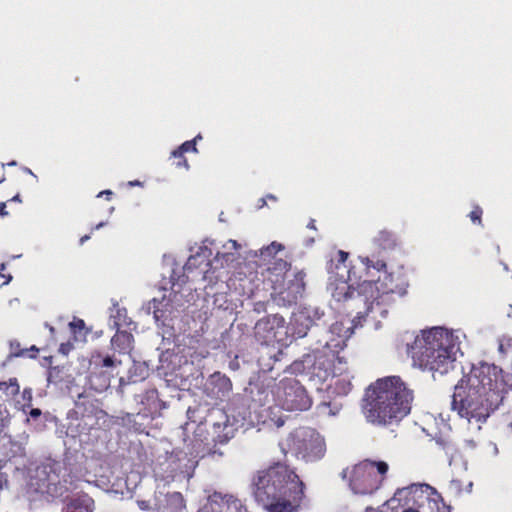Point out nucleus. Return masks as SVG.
Returning <instances> with one entry per match:
<instances>
[{
  "label": "nucleus",
  "instance_id": "obj_1",
  "mask_svg": "<svg viewBox=\"0 0 512 512\" xmlns=\"http://www.w3.org/2000/svg\"><path fill=\"white\" fill-rule=\"evenodd\" d=\"M243 420L244 418L231 417L221 408L209 409L204 421L199 419L194 438L190 444H187L188 452L176 450L158 456L154 467L156 477L166 482L190 479L198 464L197 458H202L206 455H223L222 452L208 447V438H202L203 426L211 428L212 441L214 443L226 444L243 425Z\"/></svg>",
  "mask_w": 512,
  "mask_h": 512
},
{
  "label": "nucleus",
  "instance_id": "obj_2",
  "mask_svg": "<svg viewBox=\"0 0 512 512\" xmlns=\"http://www.w3.org/2000/svg\"><path fill=\"white\" fill-rule=\"evenodd\" d=\"M509 389L512 373L504 374L495 364L481 362L455 386L451 408L469 423H483L502 404Z\"/></svg>",
  "mask_w": 512,
  "mask_h": 512
},
{
  "label": "nucleus",
  "instance_id": "obj_3",
  "mask_svg": "<svg viewBox=\"0 0 512 512\" xmlns=\"http://www.w3.org/2000/svg\"><path fill=\"white\" fill-rule=\"evenodd\" d=\"M375 274H379L377 280L367 278L358 284L347 308L354 310L363 306L366 316L373 321V328L378 330L381 319L388 315V307L394 302L395 295L404 296L409 284L402 269L387 272L384 268L381 272L373 271L372 275H366L373 278Z\"/></svg>",
  "mask_w": 512,
  "mask_h": 512
},
{
  "label": "nucleus",
  "instance_id": "obj_4",
  "mask_svg": "<svg viewBox=\"0 0 512 512\" xmlns=\"http://www.w3.org/2000/svg\"><path fill=\"white\" fill-rule=\"evenodd\" d=\"M413 399V391L399 376H388L367 388L362 411L369 423L385 426L406 417L411 411Z\"/></svg>",
  "mask_w": 512,
  "mask_h": 512
},
{
  "label": "nucleus",
  "instance_id": "obj_5",
  "mask_svg": "<svg viewBox=\"0 0 512 512\" xmlns=\"http://www.w3.org/2000/svg\"><path fill=\"white\" fill-rule=\"evenodd\" d=\"M461 337L464 335L460 330L432 327L417 335L413 343L407 345V351L414 366L444 375L454 368L457 356L462 355Z\"/></svg>",
  "mask_w": 512,
  "mask_h": 512
},
{
  "label": "nucleus",
  "instance_id": "obj_6",
  "mask_svg": "<svg viewBox=\"0 0 512 512\" xmlns=\"http://www.w3.org/2000/svg\"><path fill=\"white\" fill-rule=\"evenodd\" d=\"M254 495L268 512H297L304 484L288 466L277 463L258 473Z\"/></svg>",
  "mask_w": 512,
  "mask_h": 512
},
{
  "label": "nucleus",
  "instance_id": "obj_7",
  "mask_svg": "<svg viewBox=\"0 0 512 512\" xmlns=\"http://www.w3.org/2000/svg\"><path fill=\"white\" fill-rule=\"evenodd\" d=\"M187 281V273L178 275L173 269L170 274V290L162 287L164 294L161 299L153 298L142 306L147 314H153L163 341L176 342L187 330L188 317L185 314L186 300L181 291L182 285Z\"/></svg>",
  "mask_w": 512,
  "mask_h": 512
},
{
  "label": "nucleus",
  "instance_id": "obj_8",
  "mask_svg": "<svg viewBox=\"0 0 512 512\" xmlns=\"http://www.w3.org/2000/svg\"><path fill=\"white\" fill-rule=\"evenodd\" d=\"M240 248L241 244L230 239L217 251L213 260H210L211 249L207 246L199 247L198 251L188 258L183 266V271L187 273V279L203 280L208 284H213L219 278V275H216L217 270L234 267V263L240 255Z\"/></svg>",
  "mask_w": 512,
  "mask_h": 512
},
{
  "label": "nucleus",
  "instance_id": "obj_9",
  "mask_svg": "<svg viewBox=\"0 0 512 512\" xmlns=\"http://www.w3.org/2000/svg\"><path fill=\"white\" fill-rule=\"evenodd\" d=\"M207 355V350L197 352L193 351L191 347L181 348L177 345L173 349L167 348L161 352L156 369L159 375L163 376L167 382L174 385H182L184 381L193 375L195 365H198Z\"/></svg>",
  "mask_w": 512,
  "mask_h": 512
},
{
  "label": "nucleus",
  "instance_id": "obj_10",
  "mask_svg": "<svg viewBox=\"0 0 512 512\" xmlns=\"http://www.w3.org/2000/svg\"><path fill=\"white\" fill-rule=\"evenodd\" d=\"M285 334H287L285 319L279 314L268 315L256 322L254 336L263 345L258 359L259 366L263 371L273 370L274 363L280 361L283 356L282 349L280 346H275V343L283 342Z\"/></svg>",
  "mask_w": 512,
  "mask_h": 512
},
{
  "label": "nucleus",
  "instance_id": "obj_11",
  "mask_svg": "<svg viewBox=\"0 0 512 512\" xmlns=\"http://www.w3.org/2000/svg\"><path fill=\"white\" fill-rule=\"evenodd\" d=\"M337 351L326 348H315L295 360L287 369L291 374L305 375L310 381L322 384L327 381L337 366Z\"/></svg>",
  "mask_w": 512,
  "mask_h": 512
},
{
  "label": "nucleus",
  "instance_id": "obj_12",
  "mask_svg": "<svg viewBox=\"0 0 512 512\" xmlns=\"http://www.w3.org/2000/svg\"><path fill=\"white\" fill-rule=\"evenodd\" d=\"M281 449L285 454H291L305 462H315L322 459L326 453L324 437L315 429L300 427L289 434Z\"/></svg>",
  "mask_w": 512,
  "mask_h": 512
},
{
  "label": "nucleus",
  "instance_id": "obj_13",
  "mask_svg": "<svg viewBox=\"0 0 512 512\" xmlns=\"http://www.w3.org/2000/svg\"><path fill=\"white\" fill-rule=\"evenodd\" d=\"M79 411L69 413L68 424L66 425V437L78 442L80 447L93 444L100 437L101 424L104 421L105 413L94 407L85 409L78 416Z\"/></svg>",
  "mask_w": 512,
  "mask_h": 512
},
{
  "label": "nucleus",
  "instance_id": "obj_14",
  "mask_svg": "<svg viewBox=\"0 0 512 512\" xmlns=\"http://www.w3.org/2000/svg\"><path fill=\"white\" fill-rule=\"evenodd\" d=\"M333 300V309L339 312H343L347 316H352L355 313L352 319H349L347 321H336L330 326L328 332L330 337L328 340L325 341L326 348L333 349L339 352L346 346V342L353 334L354 328L362 326V321L371 322L372 324L373 321L366 316L365 308H363V306H360L359 308L352 310L351 308H347V305L345 304L344 301H336L335 299Z\"/></svg>",
  "mask_w": 512,
  "mask_h": 512
},
{
  "label": "nucleus",
  "instance_id": "obj_15",
  "mask_svg": "<svg viewBox=\"0 0 512 512\" xmlns=\"http://www.w3.org/2000/svg\"><path fill=\"white\" fill-rule=\"evenodd\" d=\"M122 360L115 354L110 355L103 351H94L89 358L87 384L95 392L106 391L111 384V379L119 373L118 368Z\"/></svg>",
  "mask_w": 512,
  "mask_h": 512
},
{
  "label": "nucleus",
  "instance_id": "obj_16",
  "mask_svg": "<svg viewBox=\"0 0 512 512\" xmlns=\"http://www.w3.org/2000/svg\"><path fill=\"white\" fill-rule=\"evenodd\" d=\"M274 403L287 411H304L312 400L304 386L295 378H283L274 387Z\"/></svg>",
  "mask_w": 512,
  "mask_h": 512
},
{
  "label": "nucleus",
  "instance_id": "obj_17",
  "mask_svg": "<svg viewBox=\"0 0 512 512\" xmlns=\"http://www.w3.org/2000/svg\"><path fill=\"white\" fill-rule=\"evenodd\" d=\"M354 494L368 495L375 492L382 484V478L374 471V463L369 460L360 462L342 472Z\"/></svg>",
  "mask_w": 512,
  "mask_h": 512
},
{
  "label": "nucleus",
  "instance_id": "obj_18",
  "mask_svg": "<svg viewBox=\"0 0 512 512\" xmlns=\"http://www.w3.org/2000/svg\"><path fill=\"white\" fill-rule=\"evenodd\" d=\"M396 245L397 238L394 233L385 229L378 231L371 239L370 254L360 255L358 257L361 267L365 273L372 275L373 271L381 272L386 268V261L383 258V254L387 251L393 250Z\"/></svg>",
  "mask_w": 512,
  "mask_h": 512
},
{
  "label": "nucleus",
  "instance_id": "obj_19",
  "mask_svg": "<svg viewBox=\"0 0 512 512\" xmlns=\"http://www.w3.org/2000/svg\"><path fill=\"white\" fill-rule=\"evenodd\" d=\"M439 499V494L430 485L418 483L397 489L389 503L398 501L404 505H414L423 510L428 508L434 512V509H439Z\"/></svg>",
  "mask_w": 512,
  "mask_h": 512
},
{
  "label": "nucleus",
  "instance_id": "obj_20",
  "mask_svg": "<svg viewBox=\"0 0 512 512\" xmlns=\"http://www.w3.org/2000/svg\"><path fill=\"white\" fill-rule=\"evenodd\" d=\"M135 400L140 407L135 414L127 415V421L133 424L135 431L144 432L150 421L160 414L165 404L159 400L158 392L154 388L137 394Z\"/></svg>",
  "mask_w": 512,
  "mask_h": 512
},
{
  "label": "nucleus",
  "instance_id": "obj_21",
  "mask_svg": "<svg viewBox=\"0 0 512 512\" xmlns=\"http://www.w3.org/2000/svg\"><path fill=\"white\" fill-rule=\"evenodd\" d=\"M338 263L335 265V287L332 289V298L336 301H344L348 306L349 299L352 298L356 291L355 285L358 286L360 276L356 275L355 267L349 268L346 265L348 253L342 250L338 251Z\"/></svg>",
  "mask_w": 512,
  "mask_h": 512
},
{
  "label": "nucleus",
  "instance_id": "obj_22",
  "mask_svg": "<svg viewBox=\"0 0 512 512\" xmlns=\"http://www.w3.org/2000/svg\"><path fill=\"white\" fill-rule=\"evenodd\" d=\"M305 290L304 273L297 272L283 289L274 294V301L279 306H291L303 296Z\"/></svg>",
  "mask_w": 512,
  "mask_h": 512
},
{
  "label": "nucleus",
  "instance_id": "obj_23",
  "mask_svg": "<svg viewBox=\"0 0 512 512\" xmlns=\"http://www.w3.org/2000/svg\"><path fill=\"white\" fill-rule=\"evenodd\" d=\"M204 392L211 399L224 401L232 392V382L226 375L214 372L206 380Z\"/></svg>",
  "mask_w": 512,
  "mask_h": 512
},
{
  "label": "nucleus",
  "instance_id": "obj_24",
  "mask_svg": "<svg viewBox=\"0 0 512 512\" xmlns=\"http://www.w3.org/2000/svg\"><path fill=\"white\" fill-rule=\"evenodd\" d=\"M332 382L329 389L332 394L337 396H346L352 390L353 376L347 371L346 362L341 357H337V366H334L332 372Z\"/></svg>",
  "mask_w": 512,
  "mask_h": 512
},
{
  "label": "nucleus",
  "instance_id": "obj_25",
  "mask_svg": "<svg viewBox=\"0 0 512 512\" xmlns=\"http://www.w3.org/2000/svg\"><path fill=\"white\" fill-rule=\"evenodd\" d=\"M233 494L215 491L207 498L205 505L198 512H226Z\"/></svg>",
  "mask_w": 512,
  "mask_h": 512
},
{
  "label": "nucleus",
  "instance_id": "obj_26",
  "mask_svg": "<svg viewBox=\"0 0 512 512\" xmlns=\"http://www.w3.org/2000/svg\"><path fill=\"white\" fill-rule=\"evenodd\" d=\"M307 317L308 316H305L300 309L297 312H294L286 331H290L294 338L305 337L309 329L312 327V324Z\"/></svg>",
  "mask_w": 512,
  "mask_h": 512
},
{
  "label": "nucleus",
  "instance_id": "obj_27",
  "mask_svg": "<svg viewBox=\"0 0 512 512\" xmlns=\"http://www.w3.org/2000/svg\"><path fill=\"white\" fill-rule=\"evenodd\" d=\"M134 337L126 330H117L111 338V347L118 354L126 355L133 349Z\"/></svg>",
  "mask_w": 512,
  "mask_h": 512
},
{
  "label": "nucleus",
  "instance_id": "obj_28",
  "mask_svg": "<svg viewBox=\"0 0 512 512\" xmlns=\"http://www.w3.org/2000/svg\"><path fill=\"white\" fill-rule=\"evenodd\" d=\"M94 501L87 494L71 498L65 505L63 512H93Z\"/></svg>",
  "mask_w": 512,
  "mask_h": 512
},
{
  "label": "nucleus",
  "instance_id": "obj_29",
  "mask_svg": "<svg viewBox=\"0 0 512 512\" xmlns=\"http://www.w3.org/2000/svg\"><path fill=\"white\" fill-rule=\"evenodd\" d=\"M284 246L276 241L270 243L267 246L262 247L259 250H251L248 252L247 257L259 258L260 264H266L271 261L278 252L282 251Z\"/></svg>",
  "mask_w": 512,
  "mask_h": 512
},
{
  "label": "nucleus",
  "instance_id": "obj_30",
  "mask_svg": "<svg viewBox=\"0 0 512 512\" xmlns=\"http://www.w3.org/2000/svg\"><path fill=\"white\" fill-rule=\"evenodd\" d=\"M133 322L127 317V310L114 304L111 308L109 326L112 329L123 330L122 328H129Z\"/></svg>",
  "mask_w": 512,
  "mask_h": 512
},
{
  "label": "nucleus",
  "instance_id": "obj_31",
  "mask_svg": "<svg viewBox=\"0 0 512 512\" xmlns=\"http://www.w3.org/2000/svg\"><path fill=\"white\" fill-rule=\"evenodd\" d=\"M150 370V366L147 362H136L133 361V366L129 369V382H137L140 380L145 379L148 376ZM127 384L125 379L123 377H120L119 379V385L120 387H124Z\"/></svg>",
  "mask_w": 512,
  "mask_h": 512
},
{
  "label": "nucleus",
  "instance_id": "obj_32",
  "mask_svg": "<svg viewBox=\"0 0 512 512\" xmlns=\"http://www.w3.org/2000/svg\"><path fill=\"white\" fill-rule=\"evenodd\" d=\"M273 392L274 389L269 390L264 386L256 385L251 389L252 402L260 407L268 406L270 408V403L274 402Z\"/></svg>",
  "mask_w": 512,
  "mask_h": 512
},
{
  "label": "nucleus",
  "instance_id": "obj_33",
  "mask_svg": "<svg viewBox=\"0 0 512 512\" xmlns=\"http://www.w3.org/2000/svg\"><path fill=\"white\" fill-rule=\"evenodd\" d=\"M29 440V434L26 432L21 433L18 436V440H14L11 442V451L14 456L24 457L26 455V444Z\"/></svg>",
  "mask_w": 512,
  "mask_h": 512
},
{
  "label": "nucleus",
  "instance_id": "obj_34",
  "mask_svg": "<svg viewBox=\"0 0 512 512\" xmlns=\"http://www.w3.org/2000/svg\"><path fill=\"white\" fill-rule=\"evenodd\" d=\"M167 508L171 512H179L185 507L184 498L181 493L173 492L167 495Z\"/></svg>",
  "mask_w": 512,
  "mask_h": 512
},
{
  "label": "nucleus",
  "instance_id": "obj_35",
  "mask_svg": "<svg viewBox=\"0 0 512 512\" xmlns=\"http://www.w3.org/2000/svg\"><path fill=\"white\" fill-rule=\"evenodd\" d=\"M38 352V348L36 346H31L30 349H21L20 343L16 340L10 341V353L9 358L12 357H34V355H29V352Z\"/></svg>",
  "mask_w": 512,
  "mask_h": 512
},
{
  "label": "nucleus",
  "instance_id": "obj_36",
  "mask_svg": "<svg viewBox=\"0 0 512 512\" xmlns=\"http://www.w3.org/2000/svg\"><path fill=\"white\" fill-rule=\"evenodd\" d=\"M36 477L38 478V481L34 484L32 481L29 483L30 487L34 489L36 492H44L48 487V480L42 476L46 475V468H37L36 471Z\"/></svg>",
  "mask_w": 512,
  "mask_h": 512
},
{
  "label": "nucleus",
  "instance_id": "obj_37",
  "mask_svg": "<svg viewBox=\"0 0 512 512\" xmlns=\"http://www.w3.org/2000/svg\"><path fill=\"white\" fill-rule=\"evenodd\" d=\"M305 316H308L307 319L310 320V323L314 325L316 321L320 320L324 316V311L316 306H304L300 308Z\"/></svg>",
  "mask_w": 512,
  "mask_h": 512
},
{
  "label": "nucleus",
  "instance_id": "obj_38",
  "mask_svg": "<svg viewBox=\"0 0 512 512\" xmlns=\"http://www.w3.org/2000/svg\"><path fill=\"white\" fill-rule=\"evenodd\" d=\"M186 152H198L196 147V140L185 141L177 149L172 151L171 156L174 158H180L183 157L184 153Z\"/></svg>",
  "mask_w": 512,
  "mask_h": 512
},
{
  "label": "nucleus",
  "instance_id": "obj_39",
  "mask_svg": "<svg viewBox=\"0 0 512 512\" xmlns=\"http://www.w3.org/2000/svg\"><path fill=\"white\" fill-rule=\"evenodd\" d=\"M289 269H290V264L283 259H278L277 261L274 262L273 267H269V270L272 273H275V275L277 277L286 275V273L289 271Z\"/></svg>",
  "mask_w": 512,
  "mask_h": 512
},
{
  "label": "nucleus",
  "instance_id": "obj_40",
  "mask_svg": "<svg viewBox=\"0 0 512 512\" xmlns=\"http://www.w3.org/2000/svg\"><path fill=\"white\" fill-rule=\"evenodd\" d=\"M226 512H249L242 500L233 495L230 504L226 507Z\"/></svg>",
  "mask_w": 512,
  "mask_h": 512
},
{
  "label": "nucleus",
  "instance_id": "obj_41",
  "mask_svg": "<svg viewBox=\"0 0 512 512\" xmlns=\"http://www.w3.org/2000/svg\"><path fill=\"white\" fill-rule=\"evenodd\" d=\"M55 419L56 418L53 415H51L50 413H44L42 420H38L36 422H31L30 424H32L34 426V429L37 432H42L46 429V423L53 422V421H55Z\"/></svg>",
  "mask_w": 512,
  "mask_h": 512
},
{
  "label": "nucleus",
  "instance_id": "obj_42",
  "mask_svg": "<svg viewBox=\"0 0 512 512\" xmlns=\"http://www.w3.org/2000/svg\"><path fill=\"white\" fill-rule=\"evenodd\" d=\"M512 348V338L510 336H502L498 339V350L501 353H507Z\"/></svg>",
  "mask_w": 512,
  "mask_h": 512
},
{
  "label": "nucleus",
  "instance_id": "obj_43",
  "mask_svg": "<svg viewBox=\"0 0 512 512\" xmlns=\"http://www.w3.org/2000/svg\"><path fill=\"white\" fill-rule=\"evenodd\" d=\"M318 411L321 415L336 416L339 412V407H332L329 403H322L318 406Z\"/></svg>",
  "mask_w": 512,
  "mask_h": 512
},
{
  "label": "nucleus",
  "instance_id": "obj_44",
  "mask_svg": "<svg viewBox=\"0 0 512 512\" xmlns=\"http://www.w3.org/2000/svg\"><path fill=\"white\" fill-rule=\"evenodd\" d=\"M61 369L59 367H52L48 371L47 381L50 384H58L61 381Z\"/></svg>",
  "mask_w": 512,
  "mask_h": 512
},
{
  "label": "nucleus",
  "instance_id": "obj_45",
  "mask_svg": "<svg viewBox=\"0 0 512 512\" xmlns=\"http://www.w3.org/2000/svg\"><path fill=\"white\" fill-rule=\"evenodd\" d=\"M10 423V414L5 407L0 406V431H3L5 427Z\"/></svg>",
  "mask_w": 512,
  "mask_h": 512
},
{
  "label": "nucleus",
  "instance_id": "obj_46",
  "mask_svg": "<svg viewBox=\"0 0 512 512\" xmlns=\"http://www.w3.org/2000/svg\"><path fill=\"white\" fill-rule=\"evenodd\" d=\"M43 413L39 408H32L29 412V416L26 418L27 423L36 422L43 419Z\"/></svg>",
  "mask_w": 512,
  "mask_h": 512
},
{
  "label": "nucleus",
  "instance_id": "obj_47",
  "mask_svg": "<svg viewBox=\"0 0 512 512\" xmlns=\"http://www.w3.org/2000/svg\"><path fill=\"white\" fill-rule=\"evenodd\" d=\"M373 463H374V471L377 473V475L379 477H381L383 479V476L388 471V464L384 461H378V462H373Z\"/></svg>",
  "mask_w": 512,
  "mask_h": 512
},
{
  "label": "nucleus",
  "instance_id": "obj_48",
  "mask_svg": "<svg viewBox=\"0 0 512 512\" xmlns=\"http://www.w3.org/2000/svg\"><path fill=\"white\" fill-rule=\"evenodd\" d=\"M482 210L480 207H475L469 214V217L473 223L481 224Z\"/></svg>",
  "mask_w": 512,
  "mask_h": 512
},
{
  "label": "nucleus",
  "instance_id": "obj_49",
  "mask_svg": "<svg viewBox=\"0 0 512 512\" xmlns=\"http://www.w3.org/2000/svg\"><path fill=\"white\" fill-rule=\"evenodd\" d=\"M8 389H11V394L15 395L19 392V385L17 383V379L16 378H11L9 380V383H7V387H6V390Z\"/></svg>",
  "mask_w": 512,
  "mask_h": 512
},
{
  "label": "nucleus",
  "instance_id": "obj_50",
  "mask_svg": "<svg viewBox=\"0 0 512 512\" xmlns=\"http://www.w3.org/2000/svg\"><path fill=\"white\" fill-rule=\"evenodd\" d=\"M253 310L256 313H258V314H260L262 312H265L266 311V304L264 302H262V301L255 302Z\"/></svg>",
  "mask_w": 512,
  "mask_h": 512
},
{
  "label": "nucleus",
  "instance_id": "obj_51",
  "mask_svg": "<svg viewBox=\"0 0 512 512\" xmlns=\"http://www.w3.org/2000/svg\"><path fill=\"white\" fill-rule=\"evenodd\" d=\"M197 413H199V409H192V408H189V409L187 410V416H188V419H189L191 422L195 423V422L197 421V418H198V417L196 416V414H197Z\"/></svg>",
  "mask_w": 512,
  "mask_h": 512
},
{
  "label": "nucleus",
  "instance_id": "obj_52",
  "mask_svg": "<svg viewBox=\"0 0 512 512\" xmlns=\"http://www.w3.org/2000/svg\"><path fill=\"white\" fill-rule=\"evenodd\" d=\"M69 325L72 329H79V330H81L85 327V323L82 319L74 320Z\"/></svg>",
  "mask_w": 512,
  "mask_h": 512
},
{
  "label": "nucleus",
  "instance_id": "obj_53",
  "mask_svg": "<svg viewBox=\"0 0 512 512\" xmlns=\"http://www.w3.org/2000/svg\"><path fill=\"white\" fill-rule=\"evenodd\" d=\"M137 505L143 511L149 510L150 508L149 502L145 500H138Z\"/></svg>",
  "mask_w": 512,
  "mask_h": 512
},
{
  "label": "nucleus",
  "instance_id": "obj_54",
  "mask_svg": "<svg viewBox=\"0 0 512 512\" xmlns=\"http://www.w3.org/2000/svg\"><path fill=\"white\" fill-rule=\"evenodd\" d=\"M181 158H182V160H180V161L177 163V166H178V167H185L186 169H188V168H189V164H188L187 159H186V158H184V157H181Z\"/></svg>",
  "mask_w": 512,
  "mask_h": 512
},
{
  "label": "nucleus",
  "instance_id": "obj_55",
  "mask_svg": "<svg viewBox=\"0 0 512 512\" xmlns=\"http://www.w3.org/2000/svg\"><path fill=\"white\" fill-rule=\"evenodd\" d=\"M23 398L31 400L32 399V390L31 389H24V391H23Z\"/></svg>",
  "mask_w": 512,
  "mask_h": 512
},
{
  "label": "nucleus",
  "instance_id": "obj_56",
  "mask_svg": "<svg viewBox=\"0 0 512 512\" xmlns=\"http://www.w3.org/2000/svg\"><path fill=\"white\" fill-rule=\"evenodd\" d=\"M71 345L70 344H61L60 346V352H62L63 354H67L69 349H70Z\"/></svg>",
  "mask_w": 512,
  "mask_h": 512
},
{
  "label": "nucleus",
  "instance_id": "obj_57",
  "mask_svg": "<svg viewBox=\"0 0 512 512\" xmlns=\"http://www.w3.org/2000/svg\"><path fill=\"white\" fill-rule=\"evenodd\" d=\"M8 212L6 211V203L2 202L0 204V216H6Z\"/></svg>",
  "mask_w": 512,
  "mask_h": 512
},
{
  "label": "nucleus",
  "instance_id": "obj_58",
  "mask_svg": "<svg viewBox=\"0 0 512 512\" xmlns=\"http://www.w3.org/2000/svg\"><path fill=\"white\" fill-rule=\"evenodd\" d=\"M265 205H266V198H265V197L260 198V199L258 200L257 208H258V209H261V208H263Z\"/></svg>",
  "mask_w": 512,
  "mask_h": 512
},
{
  "label": "nucleus",
  "instance_id": "obj_59",
  "mask_svg": "<svg viewBox=\"0 0 512 512\" xmlns=\"http://www.w3.org/2000/svg\"><path fill=\"white\" fill-rule=\"evenodd\" d=\"M128 186L134 187V186H142V182L139 180H133L128 182Z\"/></svg>",
  "mask_w": 512,
  "mask_h": 512
},
{
  "label": "nucleus",
  "instance_id": "obj_60",
  "mask_svg": "<svg viewBox=\"0 0 512 512\" xmlns=\"http://www.w3.org/2000/svg\"><path fill=\"white\" fill-rule=\"evenodd\" d=\"M110 195H112V191H111V190H103V191H101V192L97 195V197L110 196Z\"/></svg>",
  "mask_w": 512,
  "mask_h": 512
},
{
  "label": "nucleus",
  "instance_id": "obj_61",
  "mask_svg": "<svg viewBox=\"0 0 512 512\" xmlns=\"http://www.w3.org/2000/svg\"><path fill=\"white\" fill-rule=\"evenodd\" d=\"M88 239H90V236L89 235H84L83 237H81L80 239V244H84Z\"/></svg>",
  "mask_w": 512,
  "mask_h": 512
},
{
  "label": "nucleus",
  "instance_id": "obj_62",
  "mask_svg": "<svg viewBox=\"0 0 512 512\" xmlns=\"http://www.w3.org/2000/svg\"><path fill=\"white\" fill-rule=\"evenodd\" d=\"M265 198H266V200H267V199H270V200H273V201H276V200H277L276 196H274L273 194H268V195H266V197H265Z\"/></svg>",
  "mask_w": 512,
  "mask_h": 512
},
{
  "label": "nucleus",
  "instance_id": "obj_63",
  "mask_svg": "<svg viewBox=\"0 0 512 512\" xmlns=\"http://www.w3.org/2000/svg\"><path fill=\"white\" fill-rule=\"evenodd\" d=\"M11 201L21 202L20 195H19V194L15 195V196L11 199Z\"/></svg>",
  "mask_w": 512,
  "mask_h": 512
},
{
  "label": "nucleus",
  "instance_id": "obj_64",
  "mask_svg": "<svg viewBox=\"0 0 512 512\" xmlns=\"http://www.w3.org/2000/svg\"><path fill=\"white\" fill-rule=\"evenodd\" d=\"M403 512H420V511L413 509V508H408V509L404 510Z\"/></svg>",
  "mask_w": 512,
  "mask_h": 512
}]
</instances>
